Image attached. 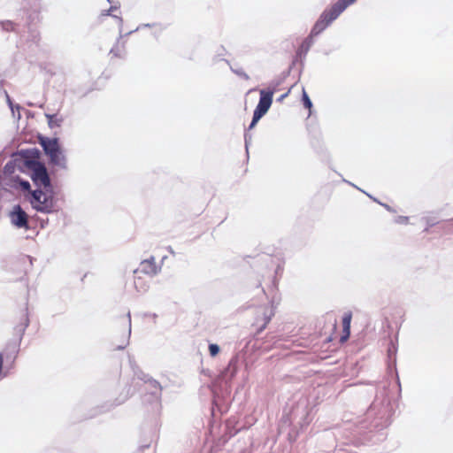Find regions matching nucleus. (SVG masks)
<instances>
[{"mask_svg":"<svg viewBox=\"0 0 453 453\" xmlns=\"http://www.w3.org/2000/svg\"><path fill=\"white\" fill-rule=\"evenodd\" d=\"M273 90H260V98L258 104L257 105L253 119L250 125V129L253 128L257 121L267 112L273 103Z\"/></svg>","mask_w":453,"mask_h":453,"instance_id":"5","label":"nucleus"},{"mask_svg":"<svg viewBox=\"0 0 453 453\" xmlns=\"http://www.w3.org/2000/svg\"><path fill=\"white\" fill-rule=\"evenodd\" d=\"M302 101H303V106L305 108H307L309 110V111L311 112V110L312 107V103L304 89H303Z\"/></svg>","mask_w":453,"mask_h":453,"instance_id":"9","label":"nucleus"},{"mask_svg":"<svg viewBox=\"0 0 453 453\" xmlns=\"http://www.w3.org/2000/svg\"><path fill=\"white\" fill-rule=\"evenodd\" d=\"M328 320H329V323L331 324V326H333V330H334V331H335V329H336V326H337V320H336V319H335V318H332V317H330V318L328 319Z\"/></svg>","mask_w":453,"mask_h":453,"instance_id":"13","label":"nucleus"},{"mask_svg":"<svg viewBox=\"0 0 453 453\" xmlns=\"http://www.w3.org/2000/svg\"><path fill=\"white\" fill-rule=\"evenodd\" d=\"M47 118L49 119L50 126H60V122L62 121V119H58L56 115H47Z\"/></svg>","mask_w":453,"mask_h":453,"instance_id":"10","label":"nucleus"},{"mask_svg":"<svg viewBox=\"0 0 453 453\" xmlns=\"http://www.w3.org/2000/svg\"><path fill=\"white\" fill-rule=\"evenodd\" d=\"M18 183L22 190L28 191L30 193L32 192L30 190V183L27 180H18Z\"/></svg>","mask_w":453,"mask_h":453,"instance_id":"12","label":"nucleus"},{"mask_svg":"<svg viewBox=\"0 0 453 453\" xmlns=\"http://www.w3.org/2000/svg\"><path fill=\"white\" fill-rule=\"evenodd\" d=\"M31 204L37 211L49 213L54 210V199L51 195H48L41 189L31 192Z\"/></svg>","mask_w":453,"mask_h":453,"instance_id":"4","label":"nucleus"},{"mask_svg":"<svg viewBox=\"0 0 453 453\" xmlns=\"http://www.w3.org/2000/svg\"><path fill=\"white\" fill-rule=\"evenodd\" d=\"M209 351L211 357H216L219 353V347L217 344L211 343L209 345Z\"/></svg>","mask_w":453,"mask_h":453,"instance_id":"11","label":"nucleus"},{"mask_svg":"<svg viewBox=\"0 0 453 453\" xmlns=\"http://www.w3.org/2000/svg\"><path fill=\"white\" fill-rule=\"evenodd\" d=\"M11 221L18 227H27L28 216L19 205H16L11 212Z\"/></svg>","mask_w":453,"mask_h":453,"instance_id":"7","label":"nucleus"},{"mask_svg":"<svg viewBox=\"0 0 453 453\" xmlns=\"http://www.w3.org/2000/svg\"><path fill=\"white\" fill-rule=\"evenodd\" d=\"M31 178L38 187L48 188L50 187V180L46 167L41 163H35L32 167Z\"/></svg>","mask_w":453,"mask_h":453,"instance_id":"6","label":"nucleus"},{"mask_svg":"<svg viewBox=\"0 0 453 453\" xmlns=\"http://www.w3.org/2000/svg\"><path fill=\"white\" fill-rule=\"evenodd\" d=\"M357 0H339L326 8L319 16L311 30V35H318L335 20L349 5Z\"/></svg>","mask_w":453,"mask_h":453,"instance_id":"1","label":"nucleus"},{"mask_svg":"<svg viewBox=\"0 0 453 453\" xmlns=\"http://www.w3.org/2000/svg\"><path fill=\"white\" fill-rule=\"evenodd\" d=\"M159 267L156 265L154 258L144 259L139 267L134 271V283L139 289H144L148 285V279L156 275Z\"/></svg>","mask_w":453,"mask_h":453,"instance_id":"3","label":"nucleus"},{"mask_svg":"<svg viewBox=\"0 0 453 453\" xmlns=\"http://www.w3.org/2000/svg\"><path fill=\"white\" fill-rule=\"evenodd\" d=\"M273 315V312L270 313L268 317H266L264 326L270 321L271 317Z\"/></svg>","mask_w":453,"mask_h":453,"instance_id":"14","label":"nucleus"},{"mask_svg":"<svg viewBox=\"0 0 453 453\" xmlns=\"http://www.w3.org/2000/svg\"><path fill=\"white\" fill-rule=\"evenodd\" d=\"M334 338H335V337L332 334V335H330V337H329V339H328V340H329V341H333Z\"/></svg>","mask_w":453,"mask_h":453,"instance_id":"15","label":"nucleus"},{"mask_svg":"<svg viewBox=\"0 0 453 453\" xmlns=\"http://www.w3.org/2000/svg\"><path fill=\"white\" fill-rule=\"evenodd\" d=\"M288 93H286V94H284V95H282V96H281V99H282V98H285V96H288Z\"/></svg>","mask_w":453,"mask_h":453,"instance_id":"16","label":"nucleus"},{"mask_svg":"<svg viewBox=\"0 0 453 453\" xmlns=\"http://www.w3.org/2000/svg\"><path fill=\"white\" fill-rule=\"evenodd\" d=\"M40 144L45 154L50 157L51 164L63 168L66 167V159L58 138L41 137Z\"/></svg>","mask_w":453,"mask_h":453,"instance_id":"2","label":"nucleus"},{"mask_svg":"<svg viewBox=\"0 0 453 453\" xmlns=\"http://www.w3.org/2000/svg\"><path fill=\"white\" fill-rule=\"evenodd\" d=\"M352 319V314L350 311L346 312L342 318V334L340 338V342H345L350 335V323Z\"/></svg>","mask_w":453,"mask_h":453,"instance_id":"8","label":"nucleus"}]
</instances>
